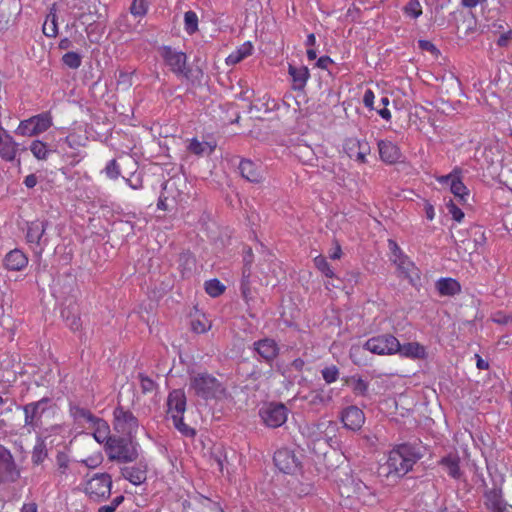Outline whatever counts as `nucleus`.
I'll return each instance as SVG.
<instances>
[{
  "instance_id": "f257e3e1",
  "label": "nucleus",
  "mask_w": 512,
  "mask_h": 512,
  "mask_svg": "<svg viewBox=\"0 0 512 512\" xmlns=\"http://www.w3.org/2000/svg\"><path fill=\"white\" fill-rule=\"evenodd\" d=\"M421 458L417 449L409 444H402L392 449L386 463L381 467L386 476L403 477L412 470Z\"/></svg>"
},
{
  "instance_id": "f03ea898",
  "label": "nucleus",
  "mask_w": 512,
  "mask_h": 512,
  "mask_svg": "<svg viewBox=\"0 0 512 512\" xmlns=\"http://www.w3.org/2000/svg\"><path fill=\"white\" fill-rule=\"evenodd\" d=\"M337 431V424L332 420L323 419L316 424L306 427V434L316 453L325 454V448L332 446Z\"/></svg>"
},
{
  "instance_id": "7ed1b4c3",
  "label": "nucleus",
  "mask_w": 512,
  "mask_h": 512,
  "mask_svg": "<svg viewBox=\"0 0 512 512\" xmlns=\"http://www.w3.org/2000/svg\"><path fill=\"white\" fill-rule=\"evenodd\" d=\"M186 411V396L183 390L171 391L167 398V414L172 419L174 427L184 436L195 435L194 429L183 422V415Z\"/></svg>"
},
{
  "instance_id": "20e7f679",
  "label": "nucleus",
  "mask_w": 512,
  "mask_h": 512,
  "mask_svg": "<svg viewBox=\"0 0 512 512\" xmlns=\"http://www.w3.org/2000/svg\"><path fill=\"white\" fill-rule=\"evenodd\" d=\"M139 445L133 438L113 437L104 446L105 451L112 461L121 463L133 462L138 457Z\"/></svg>"
},
{
  "instance_id": "39448f33",
  "label": "nucleus",
  "mask_w": 512,
  "mask_h": 512,
  "mask_svg": "<svg viewBox=\"0 0 512 512\" xmlns=\"http://www.w3.org/2000/svg\"><path fill=\"white\" fill-rule=\"evenodd\" d=\"M112 479L107 473H97L85 482L84 493L95 502L107 499L111 494Z\"/></svg>"
},
{
  "instance_id": "423d86ee",
  "label": "nucleus",
  "mask_w": 512,
  "mask_h": 512,
  "mask_svg": "<svg viewBox=\"0 0 512 512\" xmlns=\"http://www.w3.org/2000/svg\"><path fill=\"white\" fill-rule=\"evenodd\" d=\"M52 126V117L44 112L21 120L15 133L22 137H33L46 132Z\"/></svg>"
},
{
  "instance_id": "0eeeda50",
  "label": "nucleus",
  "mask_w": 512,
  "mask_h": 512,
  "mask_svg": "<svg viewBox=\"0 0 512 512\" xmlns=\"http://www.w3.org/2000/svg\"><path fill=\"white\" fill-rule=\"evenodd\" d=\"M190 387L196 395L204 399L216 398L223 392L219 381L207 373H199L194 376L191 379Z\"/></svg>"
},
{
  "instance_id": "6e6552de",
  "label": "nucleus",
  "mask_w": 512,
  "mask_h": 512,
  "mask_svg": "<svg viewBox=\"0 0 512 512\" xmlns=\"http://www.w3.org/2000/svg\"><path fill=\"white\" fill-rule=\"evenodd\" d=\"M363 347L376 355H395L400 348V342L392 334H381L369 338Z\"/></svg>"
},
{
  "instance_id": "1a4fd4ad",
  "label": "nucleus",
  "mask_w": 512,
  "mask_h": 512,
  "mask_svg": "<svg viewBox=\"0 0 512 512\" xmlns=\"http://www.w3.org/2000/svg\"><path fill=\"white\" fill-rule=\"evenodd\" d=\"M340 494L346 498H355L365 505L376 503L373 491L359 479H348L347 483L340 487Z\"/></svg>"
},
{
  "instance_id": "9d476101",
  "label": "nucleus",
  "mask_w": 512,
  "mask_h": 512,
  "mask_svg": "<svg viewBox=\"0 0 512 512\" xmlns=\"http://www.w3.org/2000/svg\"><path fill=\"white\" fill-rule=\"evenodd\" d=\"M47 226L48 223L46 221L39 219L27 223L26 241L38 255L42 254L45 246L48 244V239L45 236Z\"/></svg>"
},
{
  "instance_id": "9b49d317",
  "label": "nucleus",
  "mask_w": 512,
  "mask_h": 512,
  "mask_svg": "<svg viewBox=\"0 0 512 512\" xmlns=\"http://www.w3.org/2000/svg\"><path fill=\"white\" fill-rule=\"evenodd\" d=\"M113 425L114 429L129 438H134L138 432L139 422L138 419L129 410L118 406L113 412Z\"/></svg>"
},
{
  "instance_id": "f8f14e48",
  "label": "nucleus",
  "mask_w": 512,
  "mask_h": 512,
  "mask_svg": "<svg viewBox=\"0 0 512 512\" xmlns=\"http://www.w3.org/2000/svg\"><path fill=\"white\" fill-rule=\"evenodd\" d=\"M436 181L441 185L449 186L451 193L458 198L460 203H466L469 190L462 182V170L455 167L449 174L436 176Z\"/></svg>"
},
{
  "instance_id": "ddd939ff",
  "label": "nucleus",
  "mask_w": 512,
  "mask_h": 512,
  "mask_svg": "<svg viewBox=\"0 0 512 512\" xmlns=\"http://www.w3.org/2000/svg\"><path fill=\"white\" fill-rule=\"evenodd\" d=\"M161 55L165 64L169 66L174 74L185 78L188 77L190 71L187 68V56L185 53L165 46L162 49Z\"/></svg>"
},
{
  "instance_id": "4468645a",
  "label": "nucleus",
  "mask_w": 512,
  "mask_h": 512,
  "mask_svg": "<svg viewBox=\"0 0 512 512\" xmlns=\"http://www.w3.org/2000/svg\"><path fill=\"white\" fill-rule=\"evenodd\" d=\"M288 411L283 404L270 403L260 409V417L271 428L282 426L287 420Z\"/></svg>"
},
{
  "instance_id": "2eb2a0df",
  "label": "nucleus",
  "mask_w": 512,
  "mask_h": 512,
  "mask_svg": "<svg viewBox=\"0 0 512 512\" xmlns=\"http://www.w3.org/2000/svg\"><path fill=\"white\" fill-rule=\"evenodd\" d=\"M343 149L347 156L359 164L367 163V156L371 152V147L365 139L351 137L345 140Z\"/></svg>"
},
{
  "instance_id": "dca6fc26",
  "label": "nucleus",
  "mask_w": 512,
  "mask_h": 512,
  "mask_svg": "<svg viewBox=\"0 0 512 512\" xmlns=\"http://www.w3.org/2000/svg\"><path fill=\"white\" fill-rule=\"evenodd\" d=\"M19 476L10 451L0 445V483L15 482Z\"/></svg>"
},
{
  "instance_id": "f3484780",
  "label": "nucleus",
  "mask_w": 512,
  "mask_h": 512,
  "mask_svg": "<svg viewBox=\"0 0 512 512\" xmlns=\"http://www.w3.org/2000/svg\"><path fill=\"white\" fill-rule=\"evenodd\" d=\"M341 421L345 428L358 431L365 423V415L358 407L349 406L342 411Z\"/></svg>"
},
{
  "instance_id": "a211bd4d",
  "label": "nucleus",
  "mask_w": 512,
  "mask_h": 512,
  "mask_svg": "<svg viewBox=\"0 0 512 512\" xmlns=\"http://www.w3.org/2000/svg\"><path fill=\"white\" fill-rule=\"evenodd\" d=\"M332 389L320 387L309 391L303 399L315 410L327 406L332 401Z\"/></svg>"
},
{
  "instance_id": "6ab92c4d",
  "label": "nucleus",
  "mask_w": 512,
  "mask_h": 512,
  "mask_svg": "<svg viewBox=\"0 0 512 512\" xmlns=\"http://www.w3.org/2000/svg\"><path fill=\"white\" fill-rule=\"evenodd\" d=\"M274 463L284 473H293L299 466V461L288 449H280L274 454Z\"/></svg>"
},
{
  "instance_id": "aec40b11",
  "label": "nucleus",
  "mask_w": 512,
  "mask_h": 512,
  "mask_svg": "<svg viewBox=\"0 0 512 512\" xmlns=\"http://www.w3.org/2000/svg\"><path fill=\"white\" fill-rule=\"evenodd\" d=\"M19 154V143L9 134L0 135V158L6 162H13Z\"/></svg>"
},
{
  "instance_id": "412c9836",
  "label": "nucleus",
  "mask_w": 512,
  "mask_h": 512,
  "mask_svg": "<svg viewBox=\"0 0 512 512\" xmlns=\"http://www.w3.org/2000/svg\"><path fill=\"white\" fill-rule=\"evenodd\" d=\"M380 159L386 164H394L401 158L400 148L389 140L377 142Z\"/></svg>"
},
{
  "instance_id": "4be33fe9",
  "label": "nucleus",
  "mask_w": 512,
  "mask_h": 512,
  "mask_svg": "<svg viewBox=\"0 0 512 512\" xmlns=\"http://www.w3.org/2000/svg\"><path fill=\"white\" fill-rule=\"evenodd\" d=\"M485 506L491 512H505L507 503L500 488H492L484 493Z\"/></svg>"
},
{
  "instance_id": "5701e85b",
  "label": "nucleus",
  "mask_w": 512,
  "mask_h": 512,
  "mask_svg": "<svg viewBox=\"0 0 512 512\" xmlns=\"http://www.w3.org/2000/svg\"><path fill=\"white\" fill-rule=\"evenodd\" d=\"M70 415L74 422L85 429H90L99 417L93 415L91 411L78 405L70 406Z\"/></svg>"
},
{
  "instance_id": "b1692460",
  "label": "nucleus",
  "mask_w": 512,
  "mask_h": 512,
  "mask_svg": "<svg viewBox=\"0 0 512 512\" xmlns=\"http://www.w3.org/2000/svg\"><path fill=\"white\" fill-rule=\"evenodd\" d=\"M239 170L242 177L252 183H259L263 180V170L261 166L251 160H242L239 164Z\"/></svg>"
},
{
  "instance_id": "393cba45",
  "label": "nucleus",
  "mask_w": 512,
  "mask_h": 512,
  "mask_svg": "<svg viewBox=\"0 0 512 512\" xmlns=\"http://www.w3.org/2000/svg\"><path fill=\"white\" fill-rule=\"evenodd\" d=\"M28 264V257L26 254L19 250L14 249L8 252L4 259V266L10 271H21Z\"/></svg>"
},
{
  "instance_id": "a878e982",
  "label": "nucleus",
  "mask_w": 512,
  "mask_h": 512,
  "mask_svg": "<svg viewBox=\"0 0 512 512\" xmlns=\"http://www.w3.org/2000/svg\"><path fill=\"white\" fill-rule=\"evenodd\" d=\"M254 348L260 357H262L267 362L272 361L279 352L277 343L273 339L269 338L255 342Z\"/></svg>"
},
{
  "instance_id": "bb28decb",
  "label": "nucleus",
  "mask_w": 512,
  "mask_h": 512,
  "mask_svg": "<svg viewBox=\"0 0 512 512\" xmlns=\"http://www.w3.org/2000/svg\"><path fill=\"white\" fill-rule=\"evenodd\" d=\"M288 73L292 79V88L294 90H302L310 77L309 70L306 66H294L289 64Z\"/></svg>"
},
{
  "instance_id": "cd10ccee",
  "label": "nucleus",
  "mask_w": 512,
  "mask_h": 512,
  "mask_svg": "<svg viewBox=\"0 0 512 512\" xmlns=\"http://www.w3.org/2000/svg\"><path fill=\"white\" fill-rule=\"evenodd\" d=\"M402 357L409 359H426L427 351L426 347L418 342H408L401 344L397 352Z\"/></svg>"
},
{
  "instance_id": "c85d7f7f",
  "label": "nucleus",
  "mask_w": 512,
  "mask_h": 512,
  "mask_svg": "<svg viewBox=\"0 0 512 512\" xmlns=\"http://www.w3.org/2000/svg\"><path fill=\"white\" fill-rule=\"evenodd\" d=\"M92 430L91 435L95 439L96 442L99 444H104L110 439H112L114 436H110V426L109 424L102 418H99L95 424H93L90 428Z\"/></svg>"
},
{
  "instance_id": "c756f323",
  "label": "nucleus",
  "mask_w": 512,
  "mask_h": 512,
  "mask_svg": "<svg viewBox=\"0 0 512 512\" xmlns=\"http://www.w3.org/2000/svg\"><path fill=\"white\" fill-rule=\"evenodd\" d=\"M440 465L446 470L449 476L459 479L462 475L460 469V458L457 454H449L440 460Z\"/></svg>"
},
{
  "instance_id": "7c9ffc66",
  "label": "nucleus",
  "mask_w": 512,
  "mask_h": 512,
  "mask_svg": "<svg viewBox=\"0 0 512 512\" xmlns=\"http://www.w3.org/2000/svg\"><path fill=\"white\" fill-rule=\"evenodd\" d=\"M436 288L442 296H454L461 291L460 283L453 278H440L436 283Z\"/></svg>"
},
{
  "instance_id": "2f4dec72",
  "label": "nucleus",
  "mask_w": 512,
  "mask_h": 512,
  "mask_svg": "<svg viewBox=\"0 0 512 512\" xmlns=\"http://www.w3.org/2000/svg\"><path fill=\"white\" fill-rule=\"evenodd\" d=\"M47 399H42L38 402L29 403L24 406L25 424L32 426L36 419H38L44 411L43 405Z\"/></svg>"
},
{
  "instance_id": "473e14b6",
  "label": "nucleus",
  "mask_w": 512,
  "mask_h": 512,
  "mask_svg": "<svg viewBox=\"0 0 512 512\" xmlns=\"http://www.w3.org/2000/svg\"><path fill=\"white\" fill-rule=\"evenodd\" d=\"M215 148V142L199 141L197 138H192L188 145V150L197 156L210 155Z\"/></svg>"
},
{
  "instance_id": "72a5a7b5",
  "label": "nucleus",
  "mask_w": 512,
  "mask_h": 512,
  "mask_svg": "<svg viewBox=\"0 0 512 512\" xmlns=\"http://www.w3.org/2000/svg\"><path fill=\"white\" fill-rule=\"evenodd\" d=\"M253 51V45L247 41L239 46L235 51L230 53L226 58L227 65H235L241 62L246 57L250 56Z\"/></svg>"
},
{
  "instance_id": "f704fd0d",
  "label": "nucleus",
  "mask_w": 512,
  "mask_h": 512,
  "mask_svg": "<svg viewBox=\"0 0 512 512\" xmlns=\"http://www.w3.org/2000/svg\"><path fill=\"white\" fill-rule=\"evenodd\" d=\"M392 261L397 266L398 270L406 278L411 279L412 276L414 274H416L417 269H416L414 263L412 261H410L409 258L407 256H405L404 254L399 257L392 258Z\"/></svg>"
},
{
  "instance_id": "c9c22d12",
  "label": "nucleus",
  "mask_w": 512,
  "mask_h": 512,
  "mask_svg": "<svg viewBox=\"0 0 512 512\" xmlns=\"http://www.w3.org/2000/svg\"><path fill=\"white\" fill-rule=\"evenodd\" d=\"M122 475L134 485H140L146 480V470L140 467H126L122 470Z\"/></svg>"
},
{
  "instance_id": "e433bc0d",
  "label": "nucleus",
  "mask_w": 512,
  "mask_h": 512,
  "mask_svg": "<svg viewBox=\"0 0 512 512\" xmlns=\"http://www.w3.org/2000/svg\"><path fill=\"white\" fill-rule=\"evenodd\" d=\"M70 474L69 469V460L65 454H59L57 456V468L55 471V476L58 479L59 483L67 482Z\"/></svg>"
},
{
  "instance_id": "4c0bfd02",
  "label": "nucleus",
  "mask_w": 512,
  "mask_h": 512,
  "mask_svg": "<svg viewBox=\"0 0 512 512\" xmlns=\"http://www.w3.org/2000/svg\"><path fill=\"white\" fill-rule=\"evenodd\" d=\"M29 148L33 156L38 160H46L51 153L47 144L40 140L32 141Z\"/></svg>"
},
{
  "instance_id": "58836bf2",
  "label": "nucleus",
  "mask_w": 512,
  "mask_h": 512,
  "mask_svg": "<svg viewBox=\"0 0 512 512\" xmlns=\"http://www.w3.org/2000/svg\"><path fill=\"white\" fill-rule=\"evenodd\" d=\"M184 29L192 35L198 30V16L194 11H187L184 14Z\"/></svg>"
},
{
  "instance_id": "ea45409f",
  "label": "nucleus",
  "mask_w": 512,
  "mask_h": 512,
  "mask_svg": "<svg viewBox=\"0 0 512 512\" xmlns=\"http://www.w3.org/2000/svg\"><path fill=\"white\" fill-rule=\"evenodd\" d=\"M43 33L47 37H56L58 33L57 17L55 13H50L43 24Z\"/></svg>"
},
{
  "instance_id": "a19ab883",
  "label": "nucleus",
  "mask_w": 512,
  "mask_h": 512,
  "mask_svg": "<svg viewBox=\"0 0 512 512\" xmlns=\"http://www.w3.org/2000/svg\"><path fill=\"white\" fill-rule=\"evenodd\" d=\"M225 290V286L218 279H211L205 283V291L211 297L220 296Z\"/></svg>"
},
{
  "instance_id": "79ce46f5",
  "label": "nucleus",
  "mask_w": 512,
  "mask_h": 512,
  "mask_svg": "<svg viewBox=\"0 0 512 512\" xmlns=\"http://www.w3.org/2000/svg\"><path fill=\"white\" fill-rule=\"evenodd\" d=\"M403 11L406 16L417 19L422 14V6L418 0H409Z\"/></svg>"
},
{
  "instance_id": "37998d69",
  "label": "nucleus",
  "mask_w": 512,
  "mask_h": 512,
  "mask_svg": "<svg viewBox=\"0 0 512 512\" xmlns=\"http://www.w3.org/2000/svg\"><path fill=\"white\" fill-rule=\"evenodd\" d=\"M148 11V1L147 0H133L130 12L135 17H143L146 15Z\"/></svg>"
},
{
  "instance_id": "c03bdc74",
  "label": "nucleus",
  "mask_w": 512,
  "mask_h": 512,
  "mask_svg": "<svg viewBox=\"0 0 512 512\" xmlns=\"http://www.w3.org/2000/svg\"><path fill=\"white\" fill-rule=\"evenodd\" d=\"M314 264L317 267V269L324 274L326 277L332 278L334 277V272L332 268L330 267L329 263L327 262L326 258L319 255L314 258Z\"/></svg>"
},
{
  "instance_id": "a18cd8bd",
  "label": "nucleus",
  "mask_w": 512,
  "mask_h": 512,
  "mask_svg": "<svg viewBox=\"0 0 512 512\" xmlns=\"http://www.w3.org/2000/svg\"><path fill=\"white\" fill-rule=\"evenodd\" d=\"M86 140L87 138L84 135L78 134L76 132L68 134L65 138L66 144L72 149L83 146Z\"/></svg>"
},
{
  "instance_id": "49530a36",
  "label": "nucleus",
  "mask_w": 512,
  "mask_h": 512,
  "mask_svg": "<svg viewBox=\"0 0 512 512\" xmlns=\"http://www.w3.org/2000/svg\"><path fill=\"white\" fill-rule=\"evenodd\" d=\"M63 63L72 69H77L81 65V57L76 52H67L62 57Z\"/></svg>"
},
{
  "instance_id": "de8ad7c7",
  "label": "nucleus",
  "mask_w": 512,
  "mask_h": 512,
  "mask_svg": "<svg viewBox=\"0 0 512 512\" xmlns=\"http://www.w3.org/2000/svg\"><path fill=\"white\" fill-rule=\"evenodd\" d=\"M133 72L120 71L117 76V86L122 90H128L132 86Z\"/></svg>"
},
{
  "instance_id": "09e8293b",
  "label": "nucleus",
  "mask_w": 512,
  "mask_h": 512,
  "mask_svg": "<svg viewBox=\"0 0 512 512\" xmlns=\"http://www.w3.org/2000/svg\"><path fill=\"white\" fill-rule=\"evenodd\" d=\"M47 456V451L43 442H38L32 452V461L35 464H40Z\"/></svg>"
},
{
  "instance_id": "8fccbe9b",
  "label": "nucleus",
  "mask_w": 512,
  "mask_h": 512,
  "mask_svg": "<svg viewBox=\"0 0 512 512\" xmlns=\"http://www.w3.org/2000/svg\"><path fill=\"white\" fill-rule=\"evenodd\" d=\"M321 373H322L323 379L325 380V382L327 384L334 383L338 379V376H339L338 368L334 365L325 367Z\"/></svg>"
},
{
  "instance_id": "3c124183",
  "label": "nucleus",
  "mask_w": 512,
  "mask_h": 512,
  "mask_svg": "<svg viewBox=\"0 0 512 512\" xmlns=\"http://www.w3.org/2000/svg\"><path fill=\"white\" fill-rule=\"evenodd\" d=\"M448 213L456 222H461L464 218L463 211L452 201L449 200L446 204Z\"/></svg>"
},
{
  "instance_id": "603ef678",
  "label": "nucleus",
  "mask_w": 512,
  "mask_h": 512,
  "mask_svg": "<svg viewBox=\"0 0 512 512\" xmlns=\"http://www.w3.org/2000/svg\"><path fill=\"white\" fill-rule=\"evenodd\" d=\"M105 173L110 179H117L119 177L120 167L115 159H112L107 163Z\"/></svg>"
},
{
  "instance_id": "864d4df0",
  "label": "nucleus",
  "mask_w": 512,
  "mask_h": 512,
  "mask_svg": "<svg viewBox=\"0 0 512 512\" xmlns=\"http://www.w3.org/2000/svg\"><path fill=\"white\" fill-rule=\"evenodd\" d=\"M353 391L357 395H365L368 390V383L362 378H353L352 380Z\"/></svg>"
},
{
  "instance_id": "5fc2aeb1",
  "label": "nucleus",
  "mask_w": 512,
  "mask_h": 512,
  "mask_svg": "<svg viewBox=\"0 0 512 512\" xmlns=\"http://www.w3.org/2000/svg\"><path fill=\"white\" fill-rule=\"evenodd\" d=\"M191 325L196 333H204L211 327V324L206 319H194Z\"/></svg>"
},
{
  "instance_id": "6e6d98bb",
  "label": "nucleus",
  "mask_w": 512,
  "mask_h": 512,
  "mask_svg": "<svg viewBox=\"0 0 512 512\" xmlns=\"http://www.w3.org/2000/svg\"><path fill=\"white\" fill-rule=\"evenodd\" d=\"M491 320L494 323L506 325L512 321V315L498 311L492 314Z\"/></svg>"
},
{
  "instance_id": "4d7b16f0",
  "label": "nucleus",
  "mask_w": 512,
  "mask_h": 512,
  "mask_svg": "<svg viewBox=\"0 0 512 512\" xmlns=\"http://www.w3.org/2000/svg\"><path fill=\"white\" fill-rule=\"evenodd\" d=\"M102 455L100 453L96 455H92L85 460H83V463L89 467V468H96L102 463Z\"/></svg>"
},
{
  "instance_id": "13d9d810",
  "label": "nucleus",
  "mask_w": 512,
  "mask_h": 512,
  "mask_svg": "<svg viewBox=\"0 0 512 512\" xmlns=\"http://www.w3.org/2000/svg\"><path fill=\"white\" fill-rule=\"evenodd\" d=\"M375 94L371 89H367L363 96V104L370 110L374 109Z\"/></svg>"
},
{
  "instance_id": "bf43d9fd",
  "label": "nucleus",
  "mask_w": 512,
  "mask_h": 512,
  "mask_svg": "<svg viewBox=\"0 0 512 512\" xmlns=\"http://www.w3.org/2000/svg\"><path fill=\"white\" fill-rule=\"evenodd\" d=\"M125 182L134 190L142 188V180L139 176L132 175L130 178H125Z\"/></svg>"
},
{
  "instance_id": "052dcab7",
  "label": "nucleus",
  "mask_w": 512,
  "mask_h": 512,
  "mask_svg": "<svg viewBox=\"0 0 512 512\" xmlns=\"http://www.w3.org/2000/svg\"><path fill=\"white\" fill-rule=\"evenodd\" d=\"M512 40V29L504 32L500 35V37L497 40V45L499 47H506L509 43V41Z\"/></svg>"
},
{
  "instance_id": "680f3d73",
  "label": "nucleus",
  "mask_w": 512,
  "mask_h": 512,
  "mask_svg": "<svg viewBox=\"0 0 512 512\" xmlns=\"http://www.w3.org/2000/svg\"><path fill=\"white\" fill-rule=\"evenodd\" d=\"M67 325L70 327L71 330H78L81 326L80 318L76 315H73L72 317H66Z\"/></svg>"
},
{
  "instance_id": "e2e57ef3",
  "label": "nucleus",
  "mask_w": 512,
  "mask_h": 512,
  "mask_svg": "<svg viewBox=\"0 0 512 512\" xmlns=\"http://www.w3.org/2000/svg\"><path fill=\"white\" fill-rule=\"evenodd\" d=\"M388 246L392 254L391 259L403 255V252L401 251L400 247L397 245L395 241L389 240Z\"/></svg>"
},
{
  "instance_id": "0e129e2a",
  "label": "nucleus",
  "mask_w": 512,
  "mask_h": 512,
  "mask_svg": "<svg viewBox=\"0 0 512 512\" xmlns=\"http://www.w3.org/2000/svg\"><path fill=\"white\" fill-rule=\"evenodd\" d=\"M418 44H419V47L423 50L430 51L432 53L438 52L435 45L428 40H419Z\"/></svg>"
},
{
  "instance_id": "69168bd1",
  "label": "nucleus",
  "mask_w": 512,
  "mask_h": 512,
  "mask_svg": "<svg viewBox=\"0 0 512 512\" xmlns=\"http://www.w3.org/2000/svg\"><path fill=\"white\" fill-rule=\"evenodd\" d=\"M332 63V59L329 56H321L317 62L316 66L321 69H328V66Z\"/></svg>"
},
{
  "instance_id": "338daca9",
  "label": "nucleus",
  "mask_w": 512,
  "mask_h": 512,
  "mask_svg": "<svg viewBox=\"0 0 512 512\" xmlns=\"http://www.w3.org/2000/svg\"><path fill=\"white\" fill-rule=\"evenodd\" d=\"M90 0H73L72 7L80 11L88 9Z\"/></svg>"
},
{
  "instance_id": "774afa93",
  "label": "nucleus",
  "mask_w": 512,
  "mask_h": 512,
  "mask_svg": "<svg viewBox=\"0 0 512 512\" xmlns=\"http://www.w3.org/2000/svg\"><path fill=\"white\" fill-rule=\"evenodd\" d=\"M141 386L145 392H149L153 390L154 382L148 377H141Z\"/></svg>"
}]
</instances>
